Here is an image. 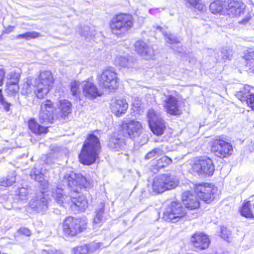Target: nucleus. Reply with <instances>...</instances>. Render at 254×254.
<instances>
[{
    "label": "nucleus",
    "mask_w": 254,
    "mask_h": 254,
    "mask_svg": "<svg viewBox=\"0 0 254 254\" xmlns=\"http://www.w3.org/2000/svg\"><path fill=\"white\" fill-rule=\"evenodd\" d=\"M193 192L187 190L182 192L181 202L186 210H195L201 206L200 200L207 204L211 203L216 197L217 188L211 183H196L193 185Z\"/></svg>",
    "instance_id": "f257e3e1"
},
{
    "label": "nucleus",
    "mask_w": 254,
    "mask_h": 254,
    "mask_svg": "<svg viewBox=\"0 0 254 254\" xmlns=\"http://www.w3.org/2000/svg\"><path fill=\"white\" fill-rule=\"evenodd\" d=\"M56 108L55 104L50 99H46L40 105L39 114V120L41 124L37 122L34 118L28 120L27 125L29 130L36 135H44L49 131V126L43 124H53L56 119L58 118L55 113Z\"/></svg>",
    "instance_id": "f03ea898"
},
{
    "label": "nucleus",
    "mask_w": 254,
    "mask_h": 254,
    "mask_svg": "<svg viewBox=\"0 0 254 254\" xmlns=\"http://www.w3.org/2000/svg\"><path fill=\"white\" fill-rule=\"evenodd\" d=\"M102 147L99 138L93 132L87 134L78 154V160L84 165L94 164L99 158Z\"/></svg>",
    "instance_id": "7ed1b4c3"
},
{
    "label": "nucleus",
    "mask_w": 254,
    "mask_h": 254,
    "mask_svg": "<svg viewBox=\"0 0 254 254\" xmlns=\"http://www.w3.org/2000/svg\"><path fill=\"white\" fill-rule=\"evenodd\" d=\"M133 25L132 15L123 12L115 14L109 23L111 32L118 37L125 35L133 27Z\"/></svg>",
    "instance_id": "20e7f679"
},
{
    "label": "nucleus",
    "mask_w": 254,
    "mask_h": 254,
    "mask_svg": "<svg viewBox=\"0 0 254 254\" xmlns=\"http://www.w3.org/2000/svg\"><path fill=\"white\" fill-rule=\"evenodd\" d=\"M55 79L52 72L48 70L40 71L36 78L33 93L39 99H44L54 87Z\"/></svg>",
    "instance_id": "39448f33"
},
{
    "label": "nucleus",
    "mask_w": 254,
    "mask_h": 254,
    "mask_svg": "<svg viewBox=\"0 0 254 254\" xmlns=\"http://www.w3.org/2000/svg\"><path fill=\"white\" fill-rule=\"evenodd\" d=\"M61 226L64 236L73 238L86 231L87 222L81 217L68 216L63 220Z\"/></svg>",
    "instance_id": "423d86ee"
},
{
    "label": "nucleus",
    "mask_w": 254,
    "mask_h": 254,
    "mask_svg": "<svg viewBox=\"0 0 254 254\" xmlns=\"http://www.w3.org/2000/svg\"><path fill=\"white\" fill-rule=\"evenodd\" d=\"M189 172L191 174L209 177L215 171V165L213 160L206 156H200L194 158L190 163Z\"/></svg>",
    "instance_id": "0eeeda50"
},
{
    "label": "nucleus",
    "mask_w": 254,
    "mask_h": 254,
    "mask_svg": "<svg viewBox=\"0 0 254 254\" xmlns=\"http://www.w3.org/2000/svg\"><path fill=\"white\" fill-rule=\"evenodd\" d=\"M99 85L102 90L114 91L120 85V79L118 73L111 68H106L97 76Z\"/></svg>",
    "instance_id": "6e6552de"
},
{
    "label": "nucleus",
    "mask_w": 254,
    "mask_h": 254,
    "mask_svg": "<svg viewBox=\"0 0 254 254\" xmlns=\"http://www.w3.org/2000/svg\"><path fill=\"white\" fill-rule=\"evenodd\" d=\"M161 150L155 148L147 152L145 156V160H149L150 171L157 173L160 169L164 168L172 163V159L167 156H163L158 159L160 155Z\"/></svg>",
    "instance_id": "1a4fd4ad"
},
{
    "label": "nucleus",
    "mask_w": 254,
    "mask_h": 254,
    "mask_svg": "<svg viewBox=\"0 0 254 254\" xmlns=\"http://www.w3.org/2000/svg\"><path fill=\"white\" fill-rule=\"evenodd\" d=\"M210 151L216 157L220 159L227 158L233 153V146L220 136H217L210 143Z\"/></svg>",
    "instance_id": "9d476101"
},
{
    "label": "nucleus",
    "mask_w": 254,
    "mask_h": 254,
    "mask_svg": "<svg viewBox=\"0 0 254 254\" xmlns=\"http://www.w3.org/2000/svg\"><path fill=\"white\" fill-rule=\"evenodd\" d=\"M179 181L176 177L168 174H163L155 178L152 183V190L156 193L174 189L179 186Z\"/></svg>",
    "instance_id": "9b49d317"
},
{
    "label": "nucleus",
    "mask_w": 254,
    "mask_h": 254,
    "mask_svg": "<svg viewBox=\"0 0 254 254\" xmlns=\"http://www.w3.org/2000/svg\"><path fill=\"white\" fill-rule=\"evenodd\" d=\"M64 179L71 189V192L79 193L81 190L86 189L91 185L90 180L80 173L67 174L64 176Z\"/></svg>",
    "instance_id": "f8f14e48"
},
{
    "label": "nucleus",
    "mask_w": 254,
    "mask_h": 254,
    "mask_svg": "<svg viewBox=\"0 0 254 254\" xmlns=\"http://www.w3.org/2000/svg\"><path fill=\"white\" fill-rule=\"evenodd\" d=\"M187 215V212L183 203L179 200H174L168 205L163 218L166 221L177 222Z\"/></svg>",
    "instance_id": "ddd939ff"
},
{
    "label": "nucleus",
    "mask_w": 254,
    "mask_h": 254,
    "mask_svg": "<svg viewBox=\"0 0 254 254\" xmlns=\"http://www.w3.org/2000/svg\"><path fill=\"white\" fill-rule=\"evenodd\" d=\"M143 127L142 123L136 120L123 121L119 126V131L124 136L130 139L139 137L142 133Z\"/></svg>",
    "instance_id": "4468645a"
},
{
    "label": "nucleus",
    "mask_w": 254,
    "mask_h": 254,
    "mask_svg": "<svg viewBox=\"0 0 254 254\" xmlns=\"http://www.w3.org/2000/svg\"><path fill=\"white\" fill-rule=\"evenodd\" d=\"M174 95L169 94L165 95V98L163 101V108L167 114L179 117L183 114V110L181 107L179 94L174 91Z\"/></svg>",
    "instance_id": "2eb2a0df"
},
{
    "label": "nucleus",
    "mask_w": 254,
    "mask_h": 254,
    "mask_svg": "<svg viewBox=\"0 0 254 254\" xmlns=\"http://www.w3.org/2000/svg\"><path fill=\"white\" fill-rule=\"evenodd\" d=\"M148 126L153 134L157 136L162 135L166 129L164 120L158 116L153 110H149L147 113Z\"/></svg>",
    "instance_id": "dca6fc26"
},
{
    "label": "nucleus",
    "mask_w": 254,
    "mask_h": 254,
    "mask_svg": "<svg viewBox=\"0 0 254 254\" xmlns=\"http://www.w3.org/2000/svg\"><path fill=\"white\" fill-rule=\"evenodd\" d=\"M190 243L196 250L203 251L207 249L210 244L209 237L201 232H195L190 237Z\"/></svg>",
    "instance_id": "f3484780"
},
{
    "label": "nucleus",
    "mask_w": 254,
    "mask_h": 254,
    "mask_svg": "<svg viewBox=\"0 0 254 254\" xmlns=\"http://www.w3.org/2000/svg\"><path fill=\"white\" fill-rule=\"evenodd\" d=\"M84 85L82 88L83 96L89 99H95L101 97L103 93L102 89H99L93 81L92 78H88L83 81Z\"/></svg>",
    "instance_id": "a211bd4d"
},
{
    "label": "nucleus",
    "mask_w": 254,
    "mask_h": 254,
    "mask_svg": "<svg viewBox=\"0 0 254 254\" xmlns=\"http://www.w3.org/2000/svg\"><path fill=\"white\" fill-rule=\"evenodd\" d=\"M236 96L241 102H246L252 110H254V87L245 85L237 92Z\"/></svg>",
    "instance_id": "6ab92c4d"
},
{
    "label": "nucleus",
    "mask_w": 254,
    "mask_h": 254,
    "mask_svg": "<svg viewBox=\"0 0 254 254\" xmlns=\"http://www.w3.org/2000/svg\"><path fill=\"white\" fill-rule=\"evenodd\" d=\"M225 15L238 16L242 14L246 7L245 4L240 0H226Z\"/></svg>",
    "instance_id": "aec40b11"
},
{
    "label": "nucleus",
    "mask_w": 254,
    "mask_h": 254,
    "mask_svg": "<svg viewBox=\"0 0 254 254\" xmlns=\"http://www.w3.org/2000/svg\"><path fill=\"white\" fill-rule=\"evenodd\" d=\"M254 194L243 201L242 205L239 209V212L242 217L254 220V210L252 205V202H254Z\"/></svg>",
    "instance_id": "412c9836"
},
{
    "label": "nucleus",
    "mask_w": 254,
    "mask_h": 254,
    "mask_svg": "<svg viewBox=\"0 0 254 254\" xmlns=\"http://www.w3.org/2000/svg\"><path fill=\"white\" fill-rule=\"evenodd\" d=\"M128 108V105L126 100L123 98L116 99L110 105L111 112L117 117L125 114Z\"/></svg>",
    "instance_id": "4be33fe9"
},
{
    "label": "nucleus",
    "mask_w": 254,
    "mask_h": 254,
    "mask_svg": "<svg viewBox=\"0 0 254 254\" xmlns=\"http://www.w3.org/2000/svg\"><path fill=\"white\" fill-rule=\"evenodd\" d=\"M226 0H214L209 5L210 12L214 14L225 15Z\"/></svg>",
    "instance_id": "5701e85b"
},
{
    "label": "nucleus",
    "mask_w": 254,
    "mask_h": 254,
    "mask_svg": "<svg viewBox=\"0 0 254 254\" xmlns=\"http://www.w3.org/2000/svg\"><path fill=\"white\" fill-rule=\"evenodd\" d=\"M72 103L66 99H64L59 101V116L61 119H65L72 112Z\"/></svg>",
    "instance_id": "b1692460"
},
{
    "label": "nucleus",
    "mask_w": 254,
    "mask_h": 254,
    "mask_svg": "<svg viewBox=\"0 0 254 254\" xmlns=\"http://www.w3.org/2000/svg\"><path fill=\"white\" fill-rule=\"evenodd\" d=\"M135 51L141 57H146L148 55V47L143 41L138 40L134 45Z\"/></svg>",
    "instance_id": "393cba45"
},
{
    "label": "nucleus",
    "mask_w": 254,
    "mask_h": 254,
    "mask_svg": "<svg viewBox=\"0 0 254 254\" xmlns=\"http://www.w3.org/2000/svg\"><path fill=\"white\" fill-rule=\"evenodd\" d=\"M71 201L73 205L79 208H83L87 206L88 202L85 196L78 195L74 196L73 194H70Z\"/></svg>",
    "instance_id": "a878e982"
},
{
    "label": "nucleus",
    "mask_w": 254,
    "mask_h": 254,
    "mask_svg": "<svg viewBox=\"0 0 254 254\" xmlns=\"http://www.w3.org/2000/svg\"><path fill=\"white\" fill-rule=\"evenodd\" d=\"M5 86V90L8 96L14 97L18 94L20 89L19 84L6 82Z\"/></svg>",
    "instance_id": "bb28decb"
},
{
    "label": "nucleus",
    "mask_w": 254,
    "mask_h": 254,
    "mask_svg": "<svg viewBox=\"0 0 254 254\" xmlns=\"http://www.w3.org/2000/svg\"><path fill=\"white\" fill-rule=\"evenodd\" d=\"M245 60L246 65L250 67L254 62V51L251 49L246 51L243 56Z\"/></svg>",
    "instance_id": "cd10ccee"
},
{
    "label": "nucleus",
    "mask_w": 254,
    "mask_h": 254,
    "mask_svg": "<svg viewBox=\"0 0 254 254\" xmlns=\"http://www.w3.org/2000/svg\"><path fill=\"white\" fill-rule=\"evenodd\" d=\"M20 78V72L16 71H12L8 73L7 80L6 82L19 84Z\"/></svg>",
    "instance_id": "c85d7f7f"
},
{
    "label": "nucleus",
    "mask_w": 254,
    "mask_h": 254,
    "mask_svg": "<svg viewBox=\"0 0 254 254\" xmlns=\"http://www.w3.org/2000/svg\"><path fill=\"white\" fill-rule=\"evenodd\" d=\"M70 90L72 96L79 97L81 94L79 82L76 80L72 81L70 84Z\"/></svg>",
    "instance_id": "c756f323"
},
{
    "label": "nucleus",
    "mask_w": 254,
    "mask_h": 254,
    "mask_svg": "<svg viewBox=\"0 0 254 254\" xmlns=\"http://www.w3.org/2000/svg\"><path fill=\"white\" fill-rule=\"evenodd\" d=\"M72 252L73 254H88L89 252V247L86 244L76 246L72 249Z\"/></svg>",
    "instance_id": "7c9ffc66"
},
{
    "label": "nucleus",
    "mask_w": 254,
    "mask_h": 254,
    "mask_svg": "<svg viewBox=\"0 0 254 254\" xmlns=\"http://www.w3.org/2000/svg\"><path fill=\"white\" fill-rule=\"evenodd\" d=\"M40 36V34L37 32H27L23 34H19L16 36L17 39H25L29 40L30 39H35Z\"/></svg>",
    "instance_id": "2f4dec72"
},
{
    "label": "nucleus",
    "mask_w": 254,
    "mask_h": 254,
    "mask_svg": "<svg viewBox=\"0 0 254 254\" xmlns=\"http://www.w3.org/2000/svg\"><path fill=\"white\" fill-rule=\"evenodd\" d=\"M36 180L39 183L40 186L42 190L48 189L49 183L48 180L45 179L43 174L37 175L35 177Z\"/></svg>",
    "instance_id": "473e14b6"
},
{
    "label": "nucleus",
    "mask_w": 254,
    "mask_h": 254,
    "mask_svg": "<svg viewBox=\"0 0 254 254\" xmlns=\"http://www.w3.org/2000/svg\"><path fill=\"white\" fill-rule=\"evenodd\" d=\"M32 83L31 80L28 79L24 83L22 89V94L25 95H28L32 92Z\"/></svg>",
    "instance_id": "72a5a7b5"
},
{
    "label": "nucleus",
    "mask_w": 254,
    "mask_h": 254,
    "mask_svg": "<svg viewBox=\"0 0 254 254\" xmlns=\"http://www.w3.org/2000/svg\"><path fill=\"white\" fill-rule=\"evenodd\" d=\"M66 197L67 196L62 192L57 191L55 196V200L58 204L63 205L65 203Z\"/></svg>",
    "instance_id": "f704fd0d"
},
{
    "label": "nucleus",
    "mask_w": 254,
    "mask_h": 254,
    "mask_svg": "<svg viewBox=\"0 0 254 254\" xmlns=\"http://www.w3.org/2000/svg\"><path fill=\"white\" fill-rule=\"evenodd\" d=\"M186 1L190 5L198 10H202L203 7V4L200 2V0H186Z\"/></svg>",
    "instance_id": "c9c22d12"
},
{
    "label": "nucleus",
    "mask_w": 254,
    "mask_h": 254,
    "mask_svg": "<svg viewBox=\"0 0 254 254\" xmlns=\"http://www.w3.org/2000/svg\"><path fill=\"white\" fill-rule=\"evenodd\" d=\"M17 232L20 236L30 237L31 235V231L26 227H20Z\"/></svg>",
    "instance_id": "e433bc0d"
},
{
    "label": "nucleus",
    "mask_w": 254,
    "mask_h": 254,
    "mask_svg": "<svg viewBox=\"0 0 254 254\" xmlns=\"http://www.w3.org/2000/svg\"><path fill=\"white\" fill-rule=\"evenodd\" d=\"M14 182L9 179L5 178L0 182V186L4 187H8L13 185Z\"/></svg>",
    "instance_id": "4c0bfd02"
},
{
    "label": "nucleus",
    "mask_w": 254,
    "mask_h": 254,
    "mask_svg": "<svg viewBox=\"0 0 254 254\" xmlns=\"http://www.w3.org/2000/svg\"><path fill=\"white\" fill-rule=\"evenodd\" d=\"M5 75V70L3 68H0V87H1L4 84Z\"/></svg>",
    "instance_id": "58836bf2"
},
{
    "label": "nucleus",
    "mask_w": 254,
    "mask_h": 254,
    "mask_svg": "<svg viewBox=\"0 0 254 254\" xmlns=\"http://www.w3.org/2000/svg\"><path fill=\"white\" fill-rule=\"evenodd\" d=\"M0 104L3 106L4 110L6 112H8L10 110L11 104L10 103L7 102L5 99H4L3 102H0Z\"/></svg>",
    "instance_id": "ea45409f"
},
{
    "label": "nucleus",
    "mask_w": 254,
    "mask_h": 254,
    "mask_svg": "<svg viewBox=\"0 0 254 254\" xmlns=\"http://www.w3.org/2000/svg\"><path fill=\"white\" fill-rule=\"evenodd\" d=\"M15 28L14 26H8L2 31L3 34H8L12 32Z\"/></svg>",
    "instance_id": "a19ab883"
},
{
    "label": "nucleus",
    "mask_w": 254,
    "mask_h": 254,
    "mask_svg": "<svg viewBox=\"0 0 254 254\" xmlns=\"http://www.w3.org/2000/svg\"><path fill=\"white\" fill-rule=\"evenodd\" d=\"M165 36L170 43L173 44L176 42L175 39L171 36V35L166 34Z\"/></svg>",
    "instance_id": "79ce46f5"
},
{
    "label": "nucleus",
    "mask_w": 254,
    "mask_h": 254,
    "mask_svg": "<svg viewBox=\"0 0 254 254\" xmlns=\"http://www.w3.org/2000/svg\"><path fill=\"white\" fill-rule=\"evenodd\" d=\"M46 254H64L62 252L58 250H53L48 251Z\"/></svg>",
    "instance_id": "37998d69"
},
{
    "label": "nucleus",
    "mask_w": 254,
    "mask_h": 254,
    "mask_svg": "<svg viewBox=\"0 0 254 254\" xmlns=\"http://www.w3.org/2000/svg\"><path fill=\"white\" fill-rule=\"evenodd\" d=\"M251 16H247L246 17L244 18V19H243L240 22V23H241V24H246L248 22H249L250 21V20L251 19Z\"/></svg>",
    "instance_id": "c03bdc74"
},
{
    "label": "nucleus",
    "mask_w": 254,
    "mask_h": 254,
    "mask_svg": "<svg viewBox=\"0 0 254 254\" xmlns=\"http://www.w3.org/2000/svg\"><path fill=\"white\" fill-rule=\"evenodd\" d=\"M4 99H5V98L2 94V89H0V102H3Z\"/></svg>",
    "instance_id": "a18cd8bd"
},
{
    "label": "nucleus",
    "mask_w": 254,
    "mask_h": 254,
    "mask_svg": "<svg viewBox=\"0 0 254 254\" xmlns=\"http://www.w3.org/2000/svg\"><path fill=\"white\" fill-rule=\"evenodd\" d=\"M249 69L250 72L254 74V64H253L250 67H249Z\"/></svg>",
    "instance_id": "49530a36"
},
{
    "label": "nucleus",
    "mask_w": 254,
    "mask_h": 254,
    "mask_svg": "<svg viewBox=\"0 0 254 254\" xmlns=\"http://www.w3.org/2000/svg\"><path fill=\"white\" fill-rule=\"evenodd\" d=\"M115 140H117L118 142H120V138H115V137H112L111 138V142L112 143H115Z\"/></svg>",
    "instance_id": "de8ad7c7"
}]
</instances>
